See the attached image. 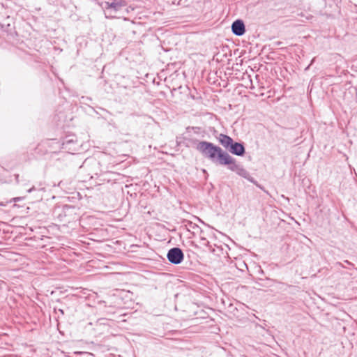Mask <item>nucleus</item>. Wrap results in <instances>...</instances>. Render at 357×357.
I'll return each instance as SVG.
<instances>
[{
    "label": "nucleus",
    "mask_w": 357,
    "mask_h": 357,
    "mask_svg": "<svg viewBox=\"0 0 357 357\" xmlns=\"http://www.w3.org/2000/svg\"><path fill=\"white\" fill-rule=\"evenodd\" d=\"M227 311L229 312V313H231L233 314L234 316H237V314L236 312L238 311L237 307L236 306H234V305L232 303L231 305H230L227 308Z\"/></svg>",
    "instance_id": "ddd939ff"
},
{
    "label": "nucleus",
    "mask_w": 357,
    "mask_h": 357,
    "mask_svg": "<svg viewBox=\"0 0 357 357\" xmlns=\"http://www.w3.org/2000/svg\"><path fill=\"white\" fill-rule=\"evenodd\" d=\"M223 294V296L224 297H222L220 298V301H221V303L222 304V305L224 306L225 309L227 310V308L232 304V302L230 300V298L227 296L225 294V291H221Z\"/></svg>",
    "instance_id": "f8f14e48"
},
{
    "label": "nucleus",
    "mask_w": 357,
    "mask_h": 357,
    "mask_svg": "<svg viewBox=\"0 0 357 357\" xmlns=\"http://www.w3.org/2000/svg\"><path fill=\"white\" fill-rule=\"evenodd\" d=\"M105 321H106V319H99L98 321L100 324H105Z\"/></svg>",
    "instance_id": "2eb2a0df"
},
{
    "label": "nucleus",
    "mask_w": 357,
    "mask_h": 357,
    "mask_svg": "<svg viewBox=\"0 0 357 357\" xmlns=\"http://www.w3.org/2000/svg\"><path fill=\"white\" fill-rule=\"evenodd\" d=\"M231 31L237 36H243L245 32V26L243 20H235L231 24Z\"/></svg>",
    "instance_id": "6e6552de"
},
{
    "label": "nucleus",
    "mask_w": 357,
    "mask_h": 357,
    "mask_svg": "<svg viewBox=\"0 0 357 357\" xmlns=\"http://www.w3.org/2000/svg\"><path fill=\"white\" fill-rule=\"evenodd\" d=\"M175 297V309L176 310L183 311L187 306L189 305V303H192L191 296L190 294H183L181 293H177L174 295Z\"/></svg>",
    "instance_id": "7ed1b4c3"
},
{
    "label": "nucleus",
    "mask_w": 357,
    "mask_h": 357,
    "mask_svg": "<svg viewBox=\"0 0 357 357\" xmlns=\"http://www.w3.org/2000/svg\"><path fill=\"white\" fill-rule=\"evenodd\" d=\"M167 257L172 264H179L183 261L184 255L181 248H172L168 251Z\"/></svg>",
    "instance_id": "20e7f679"
},
{
    "label": "nucleus",
    "mask_w": 357,
    "mask_h": 357,
    "mask_svg": "<svg viewBox=\"0 0 357 357\" xmlns=\"http://www.w3.org/2000/svg\"><path fill=\"white\" fill-rule=\"evenodd\" d=\"M190 226L193 229H199V227L197 225L192 224V222L190 223Z\"/></svg>",
    "instance_id": "4468645a"
},
{
    "label": "nucleus",
    "mask_w": 357,
    "mask_h": 357,
    "mask_svg": "<svg viewBox=\"0 0 357 357\" xmlns=\"http://www.w3.org/2000/svg\"><path fill=\"white\" fill-rule=\"evenodd\" d=\"M126 6V2L123 0H114L112 3L105 2L104 8L105 10L106 17H112V14L120 10L123 7Z\"/></svg>",
    "instance_id": "f03ea898"
},
{
    "label": "nucleus",
    "mask_w": 357,
    "mask_h": 357,
    "mask_svg": "<svg viewBox=\"0 0 357 357\" xmlns=\"http://www.w3.org/2000/svg\"><path fill=\"white\" fill-rule=\"evenodd\" d=\"M198 308V305L197 303L193 301L192 303H189V305L187 306V308L183 310V312L187 314V316L190 317H192L197 314V310Z\"/></svg>",
    "instance_id": "9b49d317"
},
{
    "label": "nucleus",
    "mask_w": 357,
    "mask_h": 357,
    "mask_svg": "<svg viewBox=\"0 0 357 357\" xmlns=\"http://www.w3.org/2000/svg\"><path fill=\"white\" fill-rule=\"evenodd\" d=\"M82 292L84 296L79 297L90 301V303H87L88 305L95 306L96 304H104L103 301L104 298H105V294L104 295H99L97 291H92V294H86V291Z\"/></svg>",
    "instance_id": "39448f33"
},
{
    "label": "nucleus",
    "mask_w": 357,
    "mask_h": 357,
    "mask_svg": "<svg viewBox=\"0 0 357 357\" xmlns=\"http://www.w3.org/2000/svg\"><path fill=\"white\" fill-rule=\"evenodd\" d=\"M332 294H333V292H332V293H328V296H331Z\"/></svg>",
    "instance_id": "a211bd4d"
},
{
    "label": "nucleus",
    "mask_w": 357,
    "mask_h": 357,
    "mask_svg": "<svg viewBox=\"0 0 357 357\" xmlns=\"http://www.w3.org/2000/svg\"><path fill=\"white\" fill-rule=\"evenodd\" d=\"M228 151L236 155L242 156L244 155L245 150L243 144L239 142H233L232 144L228 149Z\"/></svg>",
    "instance_id": "1a4fd4ad"
},
{
    "label": "nucleus",
    "mask_w": 357,
    "mask_h": 357,
    "mask_svg": "<svg viewBox=\"0 0 357 357\" xmlns=\"http://www.w3.org/2000/svg\"><path fill=\"white\" fill-rule=\"evenodd\" d=\"M104 306L105 307H121L123 303V298L113 294L109 295L105 294V298H104Z\"/></svg>",
    "instance_id": "423d86ee"
},
{
    "label": "nucleus",
    "mask_w": 357,
    "mask_h": 357,
    "mask_svg": "<svg viewBox=\"0 0 357 357\" xmlns=\"http://www.w3.org/2000/svg\"><path fill=\"white\" fill-rule=\"evenodd\" d=\"M83 168L91 167L89 175L93 178V176H98L100 171V163L94 159H86L82 166Z\"/></svg>",
    "instance_id": "0eeeda50"
},
{
    "label": "nucleus",
    "mask_w": 357,
    "mask_h": 357,
    "mask_svg": "<svg viewBox=\"0 0 357 357\" xmlns=\"http://www.w3.org/2000/svg\"><path fill=\"white\" fill-rule=\"evenodd\" d=\"M219 142L223 147L228 150L232 144L234 140L228 135L220 134L219 136Z\"/></svg>",
    "instance_id": "9d476101"
},
{
    "label": "nucleus",
    "mask_w": 357,
    "mask_h": 357,
    "mask_svg": "<svg viewBox=\"0 0 357 357\" xmlns=\"http://www.w3.org/2000/svg\"><path fill=\"white\" fill-rule=\"evenodd\" d=\"M59 311H60V313H61L62 314H64V312H63V310H59Z\"/></svg>",
    "instance_id": "dca6fc26"
},
{
    "label": "nucleus",
    "mask_w": 357,
    "mask_h": 357,
    "mask_svg": "<svg viewBox=\"0 0 357 357\" xmlns=\"http://www.w3.org/2000/svg\"><path fill=\"white\" fill-rule=\"evenodd\" d=\"M195 147L205 158H207L213 162L220 165H227L229 169L246 178L260 189L264 190L263 187L250 175L249 172L242 165L236 163L235 158H232L220 147L206 141L196 142Z\"/></svg>",
    "instance_id": "f257e3e1"
},
{
    "label": "nucleus",
    "mask_w": 357,
    "mask_h": 357,
    "mask_svg": "<svg viewBox=\"0 0 357 357\" xmlns=\"http://www.w3.org/2000/svg\"><path fill=\"white\" fill-rule=\"evenodd\" d=\"M33 190V188H32L29 189V190H28V192H31Z\"/></svg>",
    "instance_id": "f3484780"
}]
</instances>
